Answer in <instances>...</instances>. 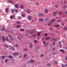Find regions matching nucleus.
<instances>
[{
	"mask_svg": "<svg viewBox=\"0 0 67 67\" xmlns=\"http://www.w3.org/2000/svg\"><path fill=\"white\" fill-rule=\"evenodd\" d=\"M2 38L4 41H5V40H6V41H9V39H8V37H5L4 38V37L3 36Z\"/></svg>",
	"mask_w": 67,
	"mask_h": 67,
	"instance_id": "nucleus-1",
	"label": "nucleus"
},
{
	"mask_svg": "<svg viewBox=\"0 0 67 67\" xmlns=\"http://www.w3.org/2000/svg\"><path fill=\"white\" fill-rule=\"evenodd\" d=\"M53 14L54 16H55L56 14H58V13H57V12L56 11H54L53 12Z\"/></svg>",
	"mask_w": 67,
	"mask_h": 67,
	"instance_id": "nucleus-2",
	"label": "nucleus"
},
{
	"mask_svg": "<svg viewBox=\"0 0 67 67\" xmlns=\"http://www.w3.org/2000/svg\"><path fill=\"white\" fill-rule=\"evenodd\" d=\"M38 20L39 21H40V22H43V21H44V19H43L42 18L39 19Z\"/></svg>",
	"mask_w": 67,
	"mask_h": 67,
	"instance_id": "nucleus-3",
	"label": "nucleus"
},
{
	"mask_svg": "<svg viewBox=\"0 0 67 67\" xmlns=\"http://www.w3.org/2000/svg\"><path fill=\"white\" fill-rule=\"evenodd\" d=\"M53 41H54L53 42V45H55V42H56L57 41V40H56V39H55V38L53 39Z\"/></svg>",
	"mask_w": 67,
	"mask_h": 67,
	"instance_id": "nucleus-4",
	"label": "nucleus"
},
{
	"mask_svg": "<svg viewBox=\"0 0 67 67\" xmlns=\"http://www.w3.org/2000/svg\"><path fill=\"white\" fill-rule=\"evenodd\" d=\"M21 27V26L20 25H16V27L17 28V29H19V28H20Z\"/></svg>",
	"mask_w": 67,
	"mask_h": 67,
	"instance_id": "nucleus-5",
	"label": "nucleus"
},
{
	"mask_svg": "<svg viewBox=\"0 0 67 67\" xmlns=\"http://www.w3.org/2000/svg\"><path fill=\"white\" fill-rule=\"evenodd\" d=\"M30 48H31L33 47V45H32V42L30 43Z\"/></svg>",
	"mask_w": 67,
	"mask_h": 67,
	"instance_id": "nucleus-6",
	"label": "nucleus"
},
{
	"mask_svg": "<svg viewBox=\"0 0 67 67\" xmlns=\"http://www.w3.org/2000/svg\"><path fill=\"white\" fill-rule=\"evenodd\" d=\"M15 6L16 8L17 9H18V8H19V6H18V5L17 4H16L15 5Z\"/></svg>",
	"mask_w": 67,
	"mask_h": 67,
	"instance_id": "nucleus-7",
	"label": "nucleus"
},
{
	"mask_svg": "<svg viewBox=\"0 0 67 67\" xmlns=\"http://www.w3.org/2000/svg\"><path fill=\"white\" fill-rule=\"evenodd\" d=\"M55 21V20L54 19H52V20L51 21V22L52 23H54V22Z\"/></svg>",
	"mask_w": 67,
	"mask_h": 67,
	"instance_id": "nucleus-8",
	"label": "nucleus"
},
{
	"mask_svg": "<svg viewBox=\"0 0 67 67\" xmlns=\"http://www.w3.org/2000/svg\"><path fill=\"white\" fill-rule=\"evenodd\" d=\"M19 53H14L13 54L14 55H15V56H17L18 55H19Z\"/></svg>",
	"mask_w": 67,
	"mask_h": 67,
	"instance_id": "nucleus-9",
	"label": "nucleus"
},
{
	"mask_svg": "<svg viewBox=\"0 0 67 67\" xmlns=\"http://www.w3.org/2000/svg\"><path fill=\"white\" fill-rule=\"evenodd\" d=\"M20 8L21 9H24V7L22 5H21L20 6Z\"/></svg>",
	"mask_w": 67,
	"mask_h": 67,
	"instance_id": "nucleus-10",
	"label": "nucleus"
},
{
	"mask_svg": "<svg viewBox=\"0 0 67 67\" xmlns=\"http://www.w3.org/2000/svg\"><path fill=\"white\" fill-rule=\"evenodd\" d=\"M5 56L4 55H3L1 56V58H2V59H5Z\"/></svg>",
	"mask_w": 67,
	"mask_h": 67,
	"instance_id": "nucleus-11",
	"label": "nucleus"
},
{
	"mask_svg": "<svg viewBox=\"0 0 67 67\" xmlns=\"http://www.w3.org/2000/svg\"><path fill=\"white\" fill-rule=\"evenodd\" d=\"M44 14L42 13H40L39 14V16H44Z\"/></svg>",
	"mask_w": 67,
	"mask_h": 67,
	"instance_id": "nucleus-12",
	"label": "nucleus"
},
{
	"mask_svg": "<svg viewBox=\"0 0 67 67\" xmlns=\"http://www.w3.org/2000/svg\"><path fill=\"white\" fill-rule=\"evenodd\" d=\"M9 61V59H6L5 60V61L4 62L5 63H6L7 62H8Z\"/></svg>",
	"mask_w": 67,
	"mask_h": 67,
	"instance_id": "nucleus-13",
	"label": "nucleus"
},
{
	"mask_svg": "<svg viewBox=\"0 0 67 67\" xmlns=\"http://www.w3.org/2000/svg\"><path fill=\"white\" fill-rule=\"evenodd\" d=\"M5 12L6 13H8V8H6Z\"/></svg>",
	"mask_w": 67,
	"mask_h": 67,
	"instance_id": "nucleus-14",
	"label": "nucleus"
},
{
	"mask_svg": "<svg viewBox=\"0 0 67 67\" xmlns=\"http://www.w3.org/2000/svg\"><path fill=\"white\" fill-rule=\"evenodd\" d=\"M8 57L9 58H10V59H12L13 58V57L11 55H9L8 56Z\"/></svg>",
	"mask_w": 67,
	"mask_h": 67,
	"instance_id": "nucleus-15",
	"label": "nucleus"
},
{
	"mask_svg": "<svg viewBox=\"0 0 67 67\" xmlns=\"http://www.w3.org/2000/svg\"><path fill=\"white\" fill-rule=\"evenodd\" d=\"M10 18L11 19H14V16H11L10 17Z\"/></svg>",
	"mask_w": 67,
	"mask_h": 67,
	"instance_id": "nucleus-16",
	"label": "nucleus"
},
{
	"mask_svg": "<svg viewBox=\"0 0 67 67\" xmlns=\"http://www.w3.org/2000/svg\"><path fill=\"white\" fill-rule=\"evenodd\" d=\"M27 17V18L29 20H31V19H32V18H31V17L30 16H29Z\"/></svg>",
	"mask_w": 67,
	"mask_h": 67,
	"instance_id": "nucleus-17",
	"label": "nucleus"
},
{
	"mask_svg": "<svg viewBox=\"0 0 67 67\" xmlns=\"http://www.w3.org/2000/svg\"><path fill=\"white\" fill-rule=\"evenodd\" d=\"M20 31H22L23 32H24V29H23L21 28L20 29Z\"/></svg>",
	"mask_w": 67,
	"mask_h": 67,
	"instance_id": "nucleus-18",
	"label": "nucleus"
},
{
	"mask_svg": "<svg viewBox=\"0 0 67 67\" xmlns=\"http://www.w3.org/2000/svg\"><path fill=\"white\" fill-rule=\"evenodd\" d=\"M44 10L45 11V12L46 13H48V10H47V9H45Z\"/></svg>",
	"mask_w": 67,
	"mask_h": 67,
	"instance_id": "nucleus-19",
	"label": "nucleus"
},
{
	"mask_svg": "<svg viewBox=\"0 0 67 67\" xmlns=\"http://www.w3.org/2000/svg\"><path fill=\"white\" fill-rule=\"evenodd\" d=\"M30 62L31 63H33L34 62V60L32 59L30 60Z\"/></svg>",
	"mask_w": 67,
	"mask_h": 67,
	"instance_id": "nucleus-20",
	"label": "nucleus"
},
{
	"mask_svg": "<svg viewBox=\"0 0 67 67\" xmlns=\"http://www.w3.org/2000/svg\"><path fill=\"white\" fill-rule=\"evenodd\" d=\"M27 56V54H24V57L26 58Z\"/></svg>",
	"mask_w": 67,
	"mask_h": 67,
	"instance_id": "nucleus-21",
	"label": "nucleus"
},
{
	"mask_svg": "<svg viewBox=\"0 0 67 67\" xmlns=\"http://www.w3.org/2000/svg\"><path fill=\"white\" fill-rule=\"evenodd\" d=\"M67 7V5H65L63 7V9H65V8H66Z\"/></svg>",
	"mask_w": 67,
	"mask_h": 67,
	"instance_id": "nucleus-22",
	"label": "nucleus"
},
{
	"mask_svg": "<svg viewBox=\"0 0 67 67\" xmlns=\"http://www.w3.org/2000/svg\"><path fill=\"white\" fill-rule=\"evenodd\" d=\"M50 38L49 37L46 38H45V40H46V41H47L48 40H49V39H50Z\"/></svg>",
	"mask_w": 67,
	"mask_h": 67,
	"instance_id": "nucleus-23",
	"label": "nucleus"
},
{
	"mask_svg": "<svg viewBox=\"0 0 67 67\" xmlns=\"http://www.w3.org/2000/svg\"><path fill=\"white\" fill-rule=\"evenodd\" d=\"M15 11L16 12H19V10H18V9H15Z\"/></svg>",
	"mask_w": 67,
	"mask_h": 67,
	"instance_id": "nucleus-24",
	"label": "nucleus"
},
{
	"mask_svg": "<svg viewBox=\"0 0 67 67\" xmlns=\"http://www.w3.org/2000/svg\"><path fill=\"white\" fill-rule=\"evenodd\" d=\"M40 48V47L38 46H37V48H36L35 49L36 50H37V49H38Z\"/></svg>",
	"mask_w": 67,
	"mask_h": 67,
	"instance_id": "nucleus-25",
	"label": "nucleus"
},
{
	"mask_svg": "<svg viewBox=\"0 0 67 67\" xmlns=\"http://www.w3.org/2000/svg\"><path fill=\"white\" fill-rule=\"evenodd\" d=\"M52 24V23L51 22V21L48 24V26H50V25H51Z\"/></svg>",
	"mask_w": 67,
	"mask_h": 67,
	"instance_id": "nucleus-26",
	"label": "nucleus"
},
{
	"mask_svg": "<svg viewBox=\"0 0 67 67\" xmlns=\"http://www.w3.org/2000/svg\"><path fill=\"white\" fill-rule=\"evenodd\" d=\"M55 27H58L59 26V25H55Z\"/></svg>",
	"mask_w": 67,
	"mask_h": 67,
	"instance_id": "nucleus-27",
	"label": "nucleus"
},
{
	"mask_svg": "<svg viewBox=\"0 0 67 67\" xmlns=\"http://www.w3.org/2000/svg\"><path fill=\"white\" fill-rule=\"evenodd\" d=\"M16 23H17V24H21V23H20V22L19 21L16 22Z\"/></svg>",
	"mask_w": 67,
	"mask_h": 67,
	"instance_id": "nucleus-28",
	"label": "nucleus"
},
{
	"mask_svg": "<svg viewBox=\"0 0 67 67\" xmlns=\"http://www.w3.org/2000/svg\"><path fill=\"white\" fill-rule=\"evenodd\" d=\"M14 40V39L13 37H12L10 38V41H13Z\"/></svg>",
	"mask_w": 67,
	"mask_h": 67,
	"instance_id": "nucleus-29",
	"label": "nucleus"
},
{
	"mask_svg": "<svg viewBox=\"0 0 67 67\" xmlns=\"http://www.w3.org/2000/svg\"><path fill=\"white\" fill-rule=\"evenodd\" d=\"M60 51L62 52L63 53H64V51L63 49H60Z\"/></svg>",
	"mask_w": 67,
	"mask_h": 67,
	"instance_id": "nucleus-30",
	"label": "nucleus"
},
{
	"mask_svg": "<svg viewBox=\"0 0 67 67\" xmlns=\"http://www.w3.org/2000/svg\"><path fill=\"white\" fill-rule=\"evenodd\" d=\"M34 43H37V42H38V41H37V40H35L34 41Z\"/></svg>",
	"mask_w": 67,
	"mask_h": 67,
	"instance_id": "nucleus-31",
	"label": "nucleus"
},
{
	"mask_svg": "<svg viewBox=\"0 0 67 67\" xmlns=\"http://www.w3.org/2000/svg\"><path fill=\"white\" fill-rule=\"evenodd\" d=\"M40 32H39L37 34V36H39L40 35Z\"/></svg>",
	"mask_w": 67,
	"mask_h": 67,
	"instance_id": "nucleus-32",
	"label": "nucleus"
},
{
	"mask_svg": "<svg viewBox=\"0 0 67 67\" xmlns=\"http://www.w3.org/2000/svg\"><path fill=\"white\" fill-rule=\"evenodd\" d=\"M4 46L6 48H8V46L7 44H5Z\"/></svg>",
	"mask_w": 67,
	"mask_h": 67,
	"instance_id": "nucleus-33",
	"label": "nucleus"
},
{
	"mask_svg": "<svg viewBox=\"0 0 67 67\" xmlns=\"http://www.w3.org/2000/svg\"><path fill=\"white\" fill-rule=\"evenodd\" d=\"M44 55V54H42L40 55V57H43V56Z\"/></svg>",
	"mask_w": 67,
	"mask_h": 67,
	"instance_id": "nucleus-34",
	"label": "nucleus"
},
{
	"mask_svg": "<svg viewBox=\"0 0 67 67\" xmlns=\"http://www.w3.org/2000/svg\"><path fill=\"white\" fill-rule=\"evenodd\" d=\"M27 48H25V49H23V50L24 51H27Z\"/></svg>",
	"mask_w": 67,
	"mask_h": 67,
	"instance_id": "nucleus-35",
	"label": "nucleus"
},
{
	"mask_svg": "<svg viewBox=\"0 0 67 67\" xmlns=\"http://www.w3.org/2000/svg\"><path fill=\"white\" fill-rule=\"evenodd\" d=\"M48 43H47V42L45 44V46H47L48 45Z\"/></svg>",
	"mask_w": 67,
	"mask_h": 67,
	"instance_id": "nucleus-36",
	"label": "nucleus"
},
{
	"mask_svg": "<svg viewBox=\"0 0 67 67\" xmlns=\"http://www.w3.org/2000/svg\"><path fill=\"white\" fill-rule=\"evenodd\" d=\"M11 49L13 51H14V48L12 47H11Z\"/></svg>",
	"mask_w": 67,
	"mask_h": 67,
	"instance_id": "nucleus-37",
	"label": "nucleus"
},
{
	"mask_svg": "<svg viewBox=\"0 0 67 67\" xmlns=\"http://www.w3.org/2000/svg\"><path fill=\"white\" fill-rule=\"evenodd\" d=\"M5 30V28H3L2 29V31H4Z\"/></svg>",
	"mask_w": 67,
	"mask_h": 67,
	"instance_id": "nucleus-38",
	"label": "nucleus"
},
{
	"mask_svg": "<svg viewBox=\"0 0 67 67\" xmlns=\"http://www.w3.org/2000/svg\"><path fill=\"white\" fill-rule=\"evenodd\" d=\"M11 12L12 13H13L14 12V9H12L11 10Z\"/></svg>",
	"mask_w": 67,
	"mask_h": 67,
	"instance_id": "nucleus-39",
	"label": "nucleus"
},
{
	"mask_svg": "<svg viewBox=\"0 0 67 67\" xmlns=\"http://www.w3.org/2000/svg\"><path fill=\"white\" fill-rule=\"evenodd\" d=\"M63 29L64 30H67V28L66 27H64V28H63Z\"/></svg>",
	"mask_w": 67,
	"mask_h": 67,
	"instance_id": "nucleus-40",
	"label": "nucleus"
},
{
	"mask_svg": "<svg viewBox=\"0 0 67 67\" xmlns=\"http://www.w3.org/2000/svg\"><path fill=\"white\" fill-rule=\"evenodd\" d=\"M20 37H19V36H18V39H20V38H21V37H22V36H21V35H20Z\"/></svg>",
	"mask_w": 67,
	"mask_h": 67,
	"instance_id": "nucleus-41",
	"label": "nucleus"
},
{
	"mask_svg": "<svg viewBox=\"0 0 67 67\" xmlns=\"http://www.w3.org/2000/svg\"><path fill=\"white\" fill-rule=\"evenodd\" d=\"M47 65L48 66H51V64L49 63H48Z\"/></svg>",
	"mask_w": 67,
	"mask_h": 67,
	"instance_id": "nucleus-42",
	"label": "nucleus"
},
{
	"mask_svg": "<svg viewBox=\"0 0 67 67\" xmlns=\"http://www.w3.org/2000/svg\"><path fill=\"white\" fill-rule=\"evenodd\" d=\"M21 15H22V16H23V17H24L25 16V15H24V14H21Z\"/></svg>",
	"mask_w": 67,
	"mask_h": 67,
	"instance_id": "nucleus-43",
	"label": "nucleus"
},
{
	"mask_svg": "<svg viewBox=\"0 0 67 67\" xmlns=\"http://www.w3.org/2000/svg\"><path fill=\"white\" fill-rule=\"evenodd\" d=\"M44 35L45 36H47L48 35V33H47L46 34H44Z\"/></svg>",
	"mask_w": 67,
	"mask_h": 67,
	"instance_id": "nucleus-44",
	"label": "nucleus"
},
{
	"mask_svg": "<svg viewBox=\"0 0 67 67\" xmlns=\"http://www.w3.org/2000/svg\"><path fill=\"white\" fill-rule=\"evenodd\" d=\"M34 33V32L33 31H30V34H33Z\"/></svg>",
	"mask_w": 67,
	"mask_h": 67,
	"instance_id": "nucleus-45",
	"label": "nucleus"
},
{
	"mask_svg": "<svg viewBox=\"0 0 67 67\" xmlns=\"http://www.w3.org/2000/svg\"><path fill=\"white\" fill-rule=\"evenodd\" d=\"M59 47L60 48H62V44H60L59 45Z\"/></svg>",
	"mask_w": 67,
	"mask_h": 67,
	"instance_id": "nucleus-46",
	"label": "nucleus"
},
{
	"mask_svg": "<svg viewBox=\"0 0 67 67\" xmlns=\"http://www.w3.org/2000/svg\"><path fill=\"white\" fill-rule=\"evenodd\" d=\"M8 37H12V36L10 35H8Z\"/></svg>",
	"mask_w": 67,
	"mask_h": 67,
	"instance_id": "nucleus-47",
	"label": "nucleus"
},
{
	"mask_svg": "<svg viewBox=\"0 0 67 67\" xmlns=\"http://www.w3.org/2000/svg\"><path fill=\"white\" fill-rule=\"evenodd\" d=\"M22 55H20V57H19V58H22Z\"/></svg>",
	"mask_w": 67,
	"mask_h": 67,
	"instance_id": "nucleus-48",
	"label": "nucleus"
},
{
	"mask_svg": "<svg viewBox=\"0 0 67 67\" xmlns=\"http://www.w3.org/2000/svg\"><path fill=\"white\" fill-rule=\"evenodd\" d=\"M58 13H59V14H63L62 13L60 12H59Z\"/></svg>",
	"mask_w": 67,
	"mask_h": 67,
	"instance_id": "nucleus-49",
	"label": "nucleus"
},
{
	"mask_svg": "<svg viewBox=\"0 0 67 67\" xmlns=\"http://www.w3.org/2000/svg\"><path fill=\"white\" fill-rule=\"evenodd\" d=\"M62 67H66V66L65 65H62Z\"/></svg>",
	"mask_w": 67,
	"mask_h": 67,
	"instance_id": "nucleus-50",
	"label": "nucleus"
},
{
	"mask_svg": "<svg viewBox=\"0 0 67 67\" xmlns=\"http://www.w3.org/2000/svg\"><path fill=\"white\" fill-rule=\"evenodd\" d=\"M9 2V3H12L13 2L11 1H8Z\"/></svg>",
	"mask_w": 67,
	"mask_h": 67,
	"instance_id": "nucleus-51",
	"label": "nucleus"
},
{
	"mask_svg": "<svg viewBox=\"0 0 67 67\" xmlns=\"http://www.w3.org/2000/svg\"><path fill=\"white\" fill-rule=\"evenodd\" d=\"M15 46L16 47H18V44H16L15 45Z\"/></svg>",
	"mask_w": 67,
	"mask_h": 67,
	"instance_id": "nucleus-52",
	"label": "nucleus"
},
{
	"mask_svg": "<svg viewBox=\"0 0 67 67\" xmlns=\"http://www.w3.org/2000/svg\"><path fill=\"white\" fill-rule=\"evenodd\" d=\"M57 21L58 22H61V21L59 20H57Z\"/></svg>",
	"mask_w": 67,
	"mask_h": 67,
	"instance_id": "nucleus-53",
	"label": "nucleus"
},
{
	"mask_svg": "<svg viewBox=\"0 0 67 67\" xmlns=\"http://www.w3.org/2000/svg\"><path fill=\"white\" fill-rule=\"evenodd\" d=\"M30 10H27V13H30Z\"/></svg>",
	"mask_w": 67,
	"mask_h": 67,
	"instance_id": "nucleus-54",
	"label": "nucleus"
},
{
	"mask_svg": "<svg viewBox=\"0 0 67 67\" xmlns=\"http://www.w3.org/2000/svg\"><path fill=\"white\" fill-rule=\"evenodd\" d=\"M64 4H66V1H64Z\"/></svg>",
	"mask_w": 67,
	"mask_h": 67,
	"instance_id": "nucleus-55",
	"label": "nucleus"
},
{
	"mask_svg": "<svg viewBox=\"0 0 67 67\" xmlns=\"http://www.w3.org/2000/svg\"><path fill=\"white\" fill-rule=\"evenodd\" d=\"M33 36H34V37L36 36V35L35 34H34L33 35Z\"/></svg>",
	"mask_w": 67,
	"mask_h": 67,
	"instance_id": "nucleus-56",
	"label": "nucleus"
},
{
	"mask_svg": "<svg viewBox=\"0 0 67 67\" xmlns=\"http://www.w3.org/2000/svg\"><path fill=\"white\" fill-rule=\"evenodd\" d=\"M12 4H15V2H12Z\"/></svg>",
	"mask_w": 67,
	"mask_h": 67,
	"instance_id": "nucleus-57",
	"label": "nucleus"
},
{
	"mask_svg": "<svg viewBox=\"0 0 67 67\" xmlns=\"http://www.w3.org/2000/svg\"><path fill=\"white\" fill-rule=\"evenodd\" d=\"M43 44H45L46 42H43Z\"/></svg>",
	"mask_w": 67,
	"mask_h": 67,
	"instance_id": "nucleus-58",
	"label": "nucleus"
},
{
	"mask_svg": "<svg viewBox=\"0 0 67 67\" xmlns=\"http://www.w3.org/2000/svg\"><path fill=\"white\" fill-rule=\"evenodd\" d=\"M55 7L56 8H58V6L57 5H55Z\"/></svg>",
	"mask_w": 67,
	"mask_h": 67,
	"instance_id": "nucleus-59",
	"label": "nucleus"
},
{
	"mask_svg": "<svg viewBox=\"0 0 67 67\" xmlns=\"http://www.w3.org/2000/svg\"><path fill=\"white\" fill-rule=\"evenodd\" d=\"M60 2H61V4H62L63 3V1H60Z\"/></svg>",
	"mask_w": 67,
	"mask_h": 67,
	"instance_id": "nucleus-60",
	"label": "nucleus"
},
{
	"mask_svg": "<svg viewBox=\"0 0 67 67\" xmlns=\"http://www.w3.org/2000/svg\"><path fill=\"white\" fill-rule=\"evenodd\" d=\"M59 44H61V43H62V42H61V41H59Z\"/></svg>",
	"mask_w": 67,
	"mask_h": 67,
	"instance_id": "nucleus-61",
	"label": "nucleus"
},
{
	"mask_svg": "<svg viewBox=\"0 0 67 67\" xmlns=\"http://www.w3.org/2000/svg\"><path fill=\"white\" fill-rule=\"evenodd\" d=\"M18 19H21V17H18Z\"/></svg>",
	"mask_w": 67,
	"mask_h": 67,
	"instance_id": "nucleus-62",
	"label": "nucleus"
},
{
	"mask_svg": "<svg viewBox=\"0 0 67 67\" xmlns=\"http://www.w3.org/2000/svg\"><path fill=\"white\" fill-rule=\"evenodd\" d=\"M48 19H45V21H47Z\"/></svg>",
	"mask_w": 67,
	"mask_h": 67,
	"instance_id": "nucleus-63",
	"label": "nucleus"
},
{
	"mask_svg": "<svg viewBox=\"0 0 67 67\" xmlns=\"http://www.w3.org/2000/svg\"><path fill=\"white\" fill-rule=\"evenodd\" d=\"M27 63H28V64H29V63H30V61H28L27 62Z\"/></svg>",
	"mask_w": 67,
	"mask_h": 67,
	"instance_id": "nucleus-64",
	"label": "nucleus"
}]
</instances>
